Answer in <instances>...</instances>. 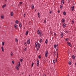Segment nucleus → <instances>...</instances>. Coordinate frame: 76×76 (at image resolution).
Wrapping results in <instances>:
<instances>
[{"label": "nucleus", "mask_w": 76, "mask_h": 76, "mask_svg": "<svg viewBox=\"0 0 76 76\" xmlns=\"http://www.w3.org/2000/svg\"><path fill=\"white\" fill-rule=\"evenodd\" d=\"M39 48H37V51H39Z\"/></svg>", "instance_id": "052dcab7"}, {"label": "nucleus", "mask_w": 76, "mask_h": 76, "mask_svg": "<svg viewBox=\"0 0 76 76\" xmlns=\"http://www.w3.org/2000/svg\"><path fill=\"white\" fill-rule=\"evenodd\" d=\"M23 60H22V59H21L20 60V61H21V62H22V61Z\"/></svg>", "instance_id": "603ef678"}, {"label": "nucleus", "mask_w": 76, "mask_h": 76, "mask_svg": "<svg viewBox=\"0 0 76 76\" xmlns=\"http://www.w3.org/2000/svg\"><path fill=\"white\" fill-rule=\"evenodd\" d=\"M61 2L62 4H64V0H62Z\"/></svg>", "instance_id": "9d476101"}, {"label": "nucleus", "mask_w": 76, "mask_h": 76, "mask_svg": "<svg viewBox=\"0 0 76 76\" xmlns=\"http://www.w3.org/2000/svg\"><path fill=\"white\" fill-rule=\"evenodd\" d=\"M35 47L38 48V43L37 42H36V43H35Z\"/></svg>", "instance_id": "1a4fd4ad"}, {"label": "nucleus", "mask_w": 76, "mask_h": 76, "mask_svg": "<svg viewBox=\"0 0 76 76\" xmlns=\"http://www.w3.org/2000/svg\"><path fill=\"white\" fill-rule=\"evenodd\" d=\"M56 62H57V58H56Z\"/></svg>", "instance_id": "864d4df0"}, {"label": "nucleus", "mask_w": 76, "mask_h": 76, "mask_svg": "<svg viewBox=\"0 0 76 76\" xmlns=\"http://www.w3.org/2000/svg\"><path fill=\"white\" fill-rule=\"evenodd\" d=\"M38 17L39 18H40V13L39 12H38Z\"/></svg>", "instance_id": "a211bd4d"}, {"label": "nucleus", "mask_w": 76, "mask_h": 76, "mask_svg": "<svg viewBox=\"0 0 76 76\" xmlns=\"http://www.w3.org/2000/svg\"><path fill=\"white\" fill-rule=\"evenodd\" d=\"M72 57L73 59L74 60H75V57L74 55H73L72 56Z\"/></svg>", "instance_id": "a878e982"}, {"label": "nucleus", "mask_w": 76, "mask_h": 76, "mask_svg": "<svg viewBox=\"0 0 76 76\" xmlns=\"http://www.w3.org/2000/svg\"><path fill=\"white\" fill-rule=\"evenodd\" d=\"M71 10L72 11H73L74 10V6H72L71 7Z\"/></svg>", "instance_id": "7ed1b4c3"}, {"label": "nucleus", "mask_w": 76, "mask_h": 76, "mask_svg": "<svg viewBox=\"0 0 76 76\" xmlns=\"http://www.w3.org/2000/svg\"><path fill=\"white\" fill-rule=\"evenodd\" d=\"M10 55L11 56H13V53L12 52H11L10 53Z\"/></svg>", "instance_id": "72a5a7b5"}, {"label": "nucleus", "mask_w": 76, "mask_h": 76, "mask_svg": "<svg viewBox=\"0 0 76 76\" xmlns=\"http://www.w3.org/2000/svg\"><path fill=\"white\" fill-rule=\"evenodd\" d=\"M34 63H32L31 64V67H33V66H34Z\"/></svg>", "instance_id": "58836bf2"}, {"label": "nucleus", "mask_w": 76, "mask_h": 76, "mask_svg": "<svg viewBox=\"0 0 76 76\" xmlns=\"http://www.w3.org/2000/svg\"><path fill=\"white\" fill-rule=\"evenodd\" d=\"M27 49L26 48H25V49H24V51H26V50H27Z\"/></svg>", "instance_id": "e433bc0d"}, {"label": "nucleus", "mask_w": 76, "mask_h": 76, "mask_svg": "<svg viewBox=\"0 0 76 76\" xmlns=\"http://www.w3.org/2000/svg\"><path fill=\"white\" fill-rule=\"evenodd\" d=\"M28 24L29 25H31V21L29 22L28 23Z\"/></svg>", "instance_id": "5fc2aeb1"}, {"label": "nucleus", "mask_w": 76, "mask_h": 76, "mask_svg": "<svg viewBox=\"0 0 76 76\" xmlns=\"http://www.w3.org/2000/svg\"><path fill=\"white\" fill-rule=\"evenodd\" d=\"M48 50H46L45 52V56L46 57H48Z\"/></svg>", "instance_id": "f257e3e1"}, {"label": "nucleus", "mask_w": 76, "mask_h": 76, "mask_svg": "<svg viewBox=\"0 0 76 76\" xmlns=\"http://www.w3.org/2000/svg\"><path fill=\"white\" fill-rule=\"evenodd\" d=\"M13 12H11V16H13Z\"/></svg>", "instance_id": "dca6fc26"}, {"label": "nucleus", "mask_w": 76, "mask_h": 76, "mask_svg": "<svg viewBox=\"0 0 76 76\" xmlns=\"http://www.w3.org/2000/svg\"><path fill=\"white\" fill-rule=\"evenodd\" d=\"M25 16H26V14H24V15H23V16L24 17H25Z\"/></svg>", "instance_id": "3c124183"}, {"label": "nucleus", "mask_w": 76, "mask_h": 76, "mask_svg": "<svg viewBox=\"0 0 76 76\" xmlns=\"http://www.w3.org/2000/svg\"><path fill=\"white\" fill-rule=\"evenodd\" d=\"M75 65L76 66V63H75Z\"/></svg>", "instance_id": "e2e57ef3"}, {"label": "nucleus", "mask_w": 76, "mask_h": 76, "mask_svg": "<svg viewBox=\"0 0 76 76\" xmlns=\"http://www.w3.org/2000/svg\"><path fill=\"white\" fill-rule=\"evenodd\" d=\"M37 66L39 67V60L38 59H37Z\"/></svg>", "instance_id": "f03ea898"}, {"label": "nucleus", "mask_w": 76, "mask_h": 76, "mask_svg": "<svg viewBox=\"0 0 76 76\" xmlns=\"http://www.w3.org/2000/svg\"><path fill=\"white\" fill-rule=\"evenodd\" d=\"M58 52L57 53V58H58Z\"/></svg>", "instance_id": "79ce46f5"}, {"label": "nucleus", "mask_w": 76, "mask_h": 76, "mask_svg": "<svg viewBox=\"0 0 76 76\" xmlns=\"http://www.w3.org/2000/svg\"><path fill=\"white\" fill-rule=\"evenodd\" d=\"M28 32H29V31H28L26 33V35H27L28 34Z\"/></svg>", "instance_id": "aec40b11"}, {"label": "nucleus", "mask_w": 76, "mask_h": 76, "mask_svg": "<svg viewBox=\"0 0 76 76\" xmlns=\"http://www.w3.org/2000/svg\"><path fill=\"white\" fill-rule=\"evenodd\" d=\"M19 26L20 28H22V23H20L19 24Z\"/></svg>", "instance_id": "0eeeda50"}, {"label": "nucleus", "mask_w": 76, "mask_h": 76, "mask_svg": "<svg viewBox=\"0 0 76 76\" xmlns=\"http://www.w3.org/2000/svg\"><path fill=\"white\" fill-rule=\"evenodd\" d=\"M45 44H47L48 43V39H46V40L45 41Z\"/></svg>", "instance_id": "6ab92c4d"}, {"label": "nucleus", "mask_w": 76, "mask_h": 76, "mask_svg": "<svg viewBox=\"0 0 76 76\" xmlns=\"http://www.w3.org/2000/svg\"><path fill=\"white\" fill-rule=\"evenodd\" d=\"M53 61V64H56V59H54Z\"/></svg>", "instance_id": "5701e85b"}, {"label": "nucleus", "mask_w": 76, "mask_h": 76, "mask_svg": "<svg viewBox=\"0 0 76 76\" xmlns=\"http://www.w3.org/2000/svg\"><path fill=\"white\" fill-rule=\"evenodd\" d=\"M65 32L66 33V34L67 33L68 34V31H67V30Z\"/></svg>", "instance_id": "8fccbe9b"}, {"label": "nucleus", "mask_w": 76, "mask_h": 76, "mask_svg": "<svg viewBox=\"0 0 76 76\" xmlns=\"http://www.w3.org/2000/svg\"><path fill=\"white\" fill-rule=\"evenodd\" d=\"M37 45H38V48H41V44L39 43H38Z\"/></svg>", "instance_id": "20e7f679"}, {"label": "nucleus", "mask_w": 76, "mask_h": 76, "mask_svg": "<svg viewBox=\"0 0 76 76\" xmlns=\"http://www.w3.org/2000/svg\"><path fill=\"white\" fill-rule=\"evenodd\" d=\"M18 67H20V62L18 63Z\"/></svg>", "instance_id": "f3484780"}, {"label": "nucleus", "mask_w": 76, "mask_h": 76, "mask_svg": "<svg viewBox=\"0 0 76 76\" xmlns=\"http://www.w3.org/2000/svg\"><path fill=\"white\" fill-rule=\"evenodd\" d=\"M31 8L32 9H34V6L33 4H32V6H31Z\"/></svg>", "instance_id": "bb28decb"}, {"label": "nucleus", "mask_w": 76, "mask_h": 76, "mask_svg": "<svg viewBox=\"0 0 76 76\" xmlns=\"http://www.w3.org/2000/svg\"><path fill=\"white\" fill-rule=\"evenodd\" d=\"M4 45V42H2V45L3 46Z\"/></svg>", "instance_id": "473e14b6"}, {"label": "nucleus", "mask_w": 76, "mask_h": 76, "mask_svg": "<svg viewBox=\"0 0 76 76\" xmlns=\"http://www.w3.org/2000/svg\"><path fill=\"white\" fill-rule=\"evenodd\" d=\"M1 19H4V16H3V15H2L1 16Z\"/></svg>", "instance_id": "2eb2a0df"}, {"label": "nucleus", "mask_w": 76, "mask_h": 76, "mask_svg": "<svg viewBox=\"0 0 76 76\" xmlns=\"http://www.w3.org/2000/svg\"><path fill=\"white\" fill-rule=\"evenodd\" d=\"M63 35H62L61 34V38H63Z\"/></svg>", "instance_id": "a19ab883"}, {"label": "nucleus", "mask_w": 76, "mask_h": 76, "mask_svg": "<svg viewBox=\"0 0 76 76\" xmlns=\"http://www.w3.org/2000/svg\"><path fill=\"white\" fill-rule=\"evenodd\" d=\"M54 48H56V47H57V45H54Z\"/></svg>", "instance_id": "2f4dec72"}, {"label": "nucleus", "mask_w": 76, "mask_h": 76, "mask_svg": "<svg viewBox=\"0 0 76 76\" xmlns=\"http://www.w3.org/2000/svg\"><path fill=\"white\" fill-rule=\"evenodd\" d=\"M43 76H46V75H45V74H43Z\"/></svg>", "instance_id": "4d7b16f0"}, {"label": "nucleus", "mask_w": 76, "mask_h": 76, "mask_svg": "<svg viewBox=\"0 0 76 76\" xmlns=\"http://www.w3.org/2000/svg\"><path fill=\"white\" fill-rule=\"evenodd\" d=\"M51 13H52V11L51 10L50 11V12H49L50 14H51Z\"/></svg>", "instance_id": "c03bdc74"}, {"label": "nucleus", "mask_w": 76, "mask_h": 76, "mask_svg": "<svg viewBox=\"0 0 76 76\" xmlns=\"http://www.w3.org/2000/svg\"><path fill=\"white\" fill-rule=\"evenodd\" d=\"M37 32L39 35V34H41V32H40V31H39V30H38Z\"/></svg>", "instance_id": "4468645a"}, {"label": "nucleus", "mask_w": 76, "mask_h": 76, "mask_svg": "<svg viewBox=\"0 0 76 76\" xmlns=\"http://www.w3.org/2000/svg\"><path fill=\"white\" fill-rule=\"evenodd\" d=\"M1 48L2 49V50L3 51V52H4V48L3 47H2Z\"/></svg>", "instance_id": "b1692460"}, {"label": "nucleus", "mask_w": 76, "mask_h": 76, "mask_svg": "<svg viewBox=\"0 0 76 76\" xmlns=\"http://www.w3.org/2000/svg\"><path fill=\"white\" fill-rule=\"evenodd\" d=\"M54 37H56V33H54Z\"/></svg>", "instance_id": "f704fd0d"}, {"label": "nucleus", "mask_w": 76, "mask_h": 76, "mask_svg": "<svg viewBox=\"0 0 76 76\" xmlns=\"http://www.w3.org/2000/svg\"><path fill=\"white\" fill-rule=\"evenodd\" d=\"M63 28H66V23H64L63 24Z\"/></svg>", "instance_id": "9b49d317"}, {"label": "nucleus", "mask_w": 76, "mask_h": 76, "mask_svg": "<svg viewBox=\"0 0 76 76\" xmlns=\"http://www.w3.org/2000/svg\"><path fill=\"white\" fill-rule=\"evenodd\" d=\"M6 6V4H5L4 5L2 6V8H4V7H5Z\"/></svg>", "instance_id": "412c9836"}, {"label": "nucleus", "mask_w": 76, "mask_h": 76, "mask_svg": "<svg viewBox=\"0 0 76 76\" xmlns=\"http://www.w3.org/2000/svg\"><path fill=\"white\" fill-rule=\"evenodd\" d=\"M27 43L28 44H30V39H28L27 41Z\"/></svg>", "instance_id": "6e6552de"}, {"label": "nucleus", "mask_w": 76, "mask_h": 76, "mask_svg": "<svg viewBox=\"0 0 76 76\" xmlns=\"http://www.w3.org/2000/svg\"><path fill=\"white\" fill-rule=\"evenodd\" d=\"M67 44H68V45L70 47H72V45H71V44L69 42H67Z\"/></svg>", "instance_id": "39448f33"}, {"label": "nucleus", "mask_w": 76, "mask_h": 76, "mask_svg": "<svg viewBox=\"0 0 76 76\" xmlns=\"http://www.w3.org/2000/svg\"><path fill=\"white\" fill-rule=\"evenodd\" d=\"M70 1V0H69V1Z\"/></svg>", "instance_id": "338daca9"}, {"label": "nucleus", "mask_w": 76, "mask_h": 76, "mask_svg": "<svg viewBox=\"0 0 76 76\" xmlns=\"http://www.w3.org/2000/svg\"><path fill=\"white\" fill-rule=\"evenodd\" d=\"M35 12H36V10H35Z\"/></svg>", "instance_id": "774afa93"}, {"label": "nucleus", "mask_w": 76, "mask_h": 76, "mask_svg": "<svg viewBox=\"0 0 76 76\" xmlns=\"http://www.w3.org/2000/svg\"><path fill=\"white\" fill-rule=\"evenodd\" d=\"M12 64H14V63H15V61H12Z\"/></svg>", "instance_id": "4c0bfd02"}, {"label": "nucleus", "mask_w": 76, "mask_h": 76, "mask_svg": "<svg viewBox=\"0 0 76 76\" xmlns=\"http://www.w3.org/2000/svg\"><path fill=\"white\" fill-rule=\"evenodd\" d=\"M65 21V20H64V19L63 18V19H62V23H64Z\"/></svg>", "instance_id": "ddd939ff"}, {"label": "nucleus", "mask_w": 76, "mask_h": 76, "mask_svg": "<svg viewBox=\"0 0 76 76\" xmlns=\"http://www.w3.org/2000/svg\"><path fill=\"white\" fill-rule=\"evenodd\" d=\"M39 37H41V36H42V34H41V33H40V34H39Z\"/></svg>", "instance_id": "de8ad7c7"}, {"label": "nucleus", "mask_w": 76, "mask_h": 76, "mask_svg": "<svg viewBox=\"0 0 76 76\" xmlns=\"http://www.w3.org/2000/svg\"><path fill=\"white\" fill-rule=\"evenodd\" d=\"M58 13H60V10H58Z\"/></svg>", "instance_id": "a18cd8bd"}, {"label": "nucleus", "mask_w": 76, "mask_h": 76, "mask_svg": "<svg viewBox=\"0 0 76 76\" xmlns=\"http://www.w3.org/2000/svg\"><path fill=\"white\" fill-rule=\"evenodd\" d=\"M40 43H41V42H42V39H40Z\"/></svg>", "instance_id": "c9c22d12"}, {"label": "nucleus", "mask_w": 76, "mask_h": 76, "mask_svg": "<svg viewBox=\"0 0 76 76\" xmlns=\"http://www.w3.org/2000/svg\"><path fill=\"white\" fill-rule=\"evenodd\" d=\"M38 58H40V59L41 58V56L39 55L38 56Z\"/></svg>", "instance_id": "ea45409f"}, {"label": "nucleus", "mask_w": 76, "mask_h": 76, "mask_svg": "<svg viewBox=\"0 0 76 76\" xmlns=\"http://www.w3.org/2000/svg\"><path fill=\"white\" fill-rule=\"evenodd\" d=\"M65 40L66 41H68V38H66Z\"/></svg>", "instance_id": "09e8293b"}, {"label": "nucleus", "mask_w": 76, "mask_h": 76, "mask_svg": "<svg viewBox=\"0 0 76 76\" xmlns=\"http://www.w3.org/2000/svg\"><path fill=\"white\" fill-rule=\"evenodd\" d=\"M16 67L17 70H19V68L18 67V66H16Z\"/></svg>", "instance_id": "cd10ccee"}, {"label": "nucleus", "mask_w": 76, "mask_h": 76, "mask_svg": "<svg viewBox=\"0 0 76 76\" xmlns=\"http://www.w3.org/2000/svg\"><path fill=\"white\" fill-rule=\"evenodd\" d=\"M15 22L17 24H18L19 23V21H18V20H17L15 21Z\"/></svg>", "instance_id": "f8f14e48"}, {"label": "nucleus", "mask_w": 76, "mask_h": 76, "mask_svg": "<svg viewBox=\"0 0 76 76\" xmlns=\"http://www.w3.org/2000/svg\"><path fill=\"white\" fill-rule=\"evenodd\" d=\"M72 23H75V21H74L73 20L72 21Z\"/></svg>", "instance_id": "49530a36"}, {"label": "nucleus", "mask_w": 76, "mask_h": 76, "mask_svg": "<svg viewBox=\"0 0 76 76\" xmlns=\"http://www.w3.org/2000/svg\"><path fill=\"white\" fill-rule=\"evenodd\" d=\"M60 7L61 9H62V8H63V5L62 4L60 5Z\"/></svg>", "instance_id": "4be33fe9"}, {"label": "nucleus", "mask_w": 76, "mask_h": 76, "mask_svg": "<svg viewBox=\"0 0 76 76\" xmlns=\"http://www.w3.org/2000/svg\"><path fill=\"white\" fill-rule=\"evenodd\" d=\"M67 76H69V75L68 74V75H67Z\"/></svg>", "instance_id": "69168bd1"}, {"label": "nucleus", "mask_w": 76, "mask_h": 76, "mask_svg": "<svg viewBox=\"0 0 76 76\" xmlns=\"http://www.w3.org/2000/svg\"><path fill=\"white\" fill-rule=\"evenodd\" d=\"M54 54L56 55V52H55V51H54Z\"/></svg>", "instance_id": "680f3d73"}, {"label": "nucleus", "mask_w": 76, "mask_h": 76, "mask_svg": "<svg viewBox=\"0 0 76 76\" xmlns=\"http://www.w3.org/2000/svg\"><path fill=\"white\" fill-rule=\"evenodd\" d=\"M61 34L62 35H63V32H61Z\"/></svg>", "instance_id": "bf43d9fd"}, {"label": "nucleus", "mask_w": 76, "mask_h": 76, "mask_svg": "<svg viewBox=\"0 0 76 76\" xmlns=\"http://www.w3.org/2000/svg\"><path fill=\"white\" fill-rule=\"evenodd\" d=\"M20 4H22V2H20Z\"/></svg>", "instance_id": "13d9d810"}, {"label": "nucleus", "mask_w": 76, "mask_h": 76, "mask_svg": "<svg viewBox=\"0 0 76 76\" xmlns=\"http://www.w3.org/2000/svg\"><path fill=\"white\" fill-rule=\"evenodd\" d=\"M68 64L69 65H71V64H72V62L71 61H69V62Z\"/></svg>", "instance_id": "c85d7f7f"}, {"label": "nucleus", "mask_w": 76, "mask_h": 76, "mask_svg": "<svg viewBox=\"0 0 76 76\" xmlns=\"http://www.w3.org/2000/svg\"><path fill=\"white\" fill-rule=\"evenodd\" d=\"M63 14L64 15H66V12L64 11V12Z\"/></svg>", "instance_id": "7c9ffc66"}, {"label": "nucleus", "mask_w": 76, "mask_h": 76, "mask_svg": "<svg viewBox=\"0 0 76 76\" xmlns=\"http://www.w3.org/2000/svg\"><path fill=\"white\" fill-rule=\"evenodd\" d=\"M24 44L25 46H26L27 45V43L26 42H25V43H24Z\"/></svg>", "instance_id": "c756f323"}, {"label": "nucleus", "mask_w": 76, "mask_h": 76, "mask_svg": "<svg viewBox=\"0 0 76 76\" xmlns=\"http://www.w3.org/2000/svg\"><path fill=\"white\" fill-rule=\"evenodd\" d=\"M58 48H57L56 49V51H58Z\"/></svg>", "instance_id": "6e6d98bb"}, {"label": "nucleus", "mask_w": 76, "mask_h": 76, "mask_svg": "<svg viewBox=\"0 0 76 76\" xmlns=\"http://www.w3.org/2000/svg\"><path fill=\"white\" fill-rule=\"evenodd\" d=\"M24 73H25V72H24L23 73V74H22L23 75V74H24Z\"/></svg>", "instance_id": "0e129e2a"}, {"label": "nucleus", "mask_w": 76, "mask_h": 76, "mask_svg": "<svg viewBox=\"0 0 76 76\" xmlns=\"http://www.w3.org/2000/svg\"><path fill=\"white\" fill-rule=\"evenodd\" d=\"M17 26H18L16 24H15L14 25V28H15V29H17V28H18L17 27Z\"/></svg>", "instance_id": "423d86ee"}, {"label": "nucleus", "mask_w": 76, "mask_h": 76, "mask_svg": "<svg viewBox=\"0 0 76 76\" xmlns=\"http://www.w3.org/2000/svg\"><path fill=\"white\" fill-rule=\"evenodd\" d=\"M44 23H46V20H44Z\"/></svg>", "instance_id": "37998d69"}, {"label": "nucleus", "mask_w": 76, "mask_h": 76, "mask_svg": "<svg viewBox=\"0 0 76 76\" xmlns=\"http://www.w3.org/2000/svg\"><path fill=\"white\" fill-rule=\"evenodd\" d=\"M15 42H18V39H17V38H15Z\"/></svg>", "instance_id": "393cba45"}]
</instances>
